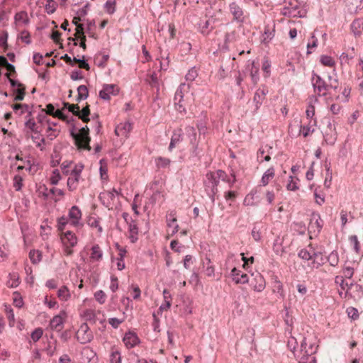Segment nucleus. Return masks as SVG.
I'll return each mask as SVG.
<instances>
[{"label": "nucleus", "mask_w": 363, "mask_h": 363, "mask_svg": "<svg viewBox=\"0 0 363 363\" xmlns=\"http://www.w3.org/2000/svg\"><path fill=\"white\" fill-rule=\"evenodd\" d=\"M317 347L313 343L308 342L304 338L301 342L300 351L294 354L298 363H316L313 354L316 352Z\"/></svg>", "instance_id": "nucleus-1"}, {"label": "nucleus", "mask_w": 363, "mask_h": 363, "mask_svg": "<svg viewBox=\"0 0 363 363\" xmlns=\"http://www.w3.org/2000/svg\"><path fill=\"white\" fill-rule=\"evenodd\" d=\"M217 172L207 173L204 180L205 189L212 203L215 202V196L218 192V186L220 179L217 177Z\"/></svg>", "instance_id": "nucleus-2"}, {"label": "nucleus", "mask_w": 363, "mask_h": 363, "mask_svg": "<svg viewBox=\"0 0 363 363\" xmlns=\"http://www.w3.org/2000/svg\"><path fill=\"white\" fill-rule=\"evenodd\" d=\"M61 240L63 244V252L66 256H70L73 254L72 247H75L77 244V237L70 230H67L61 236Z\"/></svg>", "instance_id": "nucleus-3"}, {"label": "nucleus", "mask_w": 363, "mask_h": 363, "mask_svg": "<svg viewBox=\"0 0 363 363\" xmlns=\"http://www.w3.org/2000/svg\"><path fill=\"white\" fill-rule=\"evenodd\" d=\"M190 85L189 84L182 83L178 87L174 97L175 108L180 113H186V108L182 104L184 96L186 93L189 91Z\"/></svg>", "instance_id": "nucleus-4"}, {"label": "nucleus", "mask_w": 363, "mask_h": 363, "mask_svg": "<svg viewBox=\"0 0 363 363\" xmlns=\"http://www.w3.org/2000/svg\"><path fill=\"white\" fill-rule=\"evenodd\" d=\"M311 83L313 91L318 96H325L328 92V84L318 74L313 72L311 77Z\"/></svg>", "instance_id": "nucleus-5"}, {"label": "nucleus", "mask_w": 363, "mask_h": 363, "mask_svg": "<svg viewBox=\"0 0 363 363\" xmlns=\"http://www.w3.org/2000/svg\"><path fill=\"white\" fill-rule=\"evenodd\" d=\"M118 196L119 192L116 189H113L111 191L101 192L99 197L105 207L111 209L118 201Z\"/></svg>", "instance_id": "nucleus-6"}, {"label": "nucleus", "mask_w": 363, "mask_h": 363, "mask_svg": "<svg viewBox=\"0 0 363 363\" xmlns=\"http://www.w3.org/2000/svg\"><path fill=\"white\" fill-rule=\"evenodd\" d=\"M64 108L72 113L74 116H78L79 118L82 120L84 123L89 121V115L90 113L89 106H86L82 110L79 106L76 104H69V103H64Z\"/></svg>", "instance_id": "nucleus-7"}, {"label": "nucleus", "mask_w": 363, "mask_h": 363, "mask_svg": "<svg viewBox=\"0 0 363 363\" xmlns=\"http://www.w3.org/2000/svg\"><path fill=\"white\" fill-rule=\"evenodd\" d=\"M282 14L289 17L303 18L306 16V11L301 9L298 4L289 2V5L283 8Z\"/></svg>", "instance_id": "nucleus-8"}, {"label": "nucleus", "mask_w": 363, "mask_h": 363, "mask_svg": "<svg viewBox=\"0 0 363 363\" xmlns=\"http://www.w3.org/2000/svg\"><path fill=\"white\" fill-rule=\"evenodd\" d=\"M122 216L128 225V238L132 243H135L138 240V228L135 221L132 219L128 213H123Z\"/></svg>", "instance_id": "nucleus-9"}, {"label": "nucleus", "mask_w": 363, "mask_h": 363, "mask_svg": "<svg viewBox=\"0 0 363 363\" xmlns=\"http://www.w3.org/2000/svg\"><path fill=\"white\" fill-rule=\"evenodd\" d=\"M77 338L82 344L89 342L93 339V333L86 323L81 325L77 332Z\"/></svg>", "instance_id": "nucleus-10"}, {"label": "nucleus", "mask_w": 363, "mask_h": 363, "mask_svg": "<svg viewBox=\"0 0 363 363\" xmlns=\"http://www.w3.org/2000/svg\"><path fill=\"white\" fill-rule=\"evenodd\" d=\"M69 220V225L74 227H82V211L77 206H73L69 210L68 216L67 217Z\"/></svg>", "instance_id": "nucleus-11"}, {"label": "nucleus", "mask_w": 363, "mask_h": 363, "mask_svg": "<svg viewBox=\"0 0 363 363\" xmlns=\"http://www.w3.org/2000/svg\"><path fill=\"white\" fill-rule=\"evenodd\" d=\"M229 10L233 16V20L238 23H243L245 19V11L242 6L233 1L229 4Z\"/></svg>", "instance_id": "nucleus-12"}, {"label": "nucleus", "mask_w": 363, "mask_h": 363, "mask_svg": "<svg viewBox=\"0 0 363 363\" xmlns=\"http://www.w3.org/2000/svg\"><path fill=\"white\" fill-rule=\"evenodd\" d=\"M323 228V220L318 213H313L311 215L310 223L308 227L309 234L314 235H318ZM312 235H311V237Z\"/></svg>", "instance_id": "nucleus-13"}, {"label": "nucleus", "mask_w": 363, "mask_h": 363, "mask_svg": "<svg viewBox=\"0 0 363 363\" xmlns=\"http://www.w3.org/2000/svg\"><path fill=\"white\" fill-rule=\"evenodd\" d=\"M89 130L87 126L83 127L79 130L77 137V141L80 148L90 150L89 145L90 138L89 136Z\"/></svg>", "instance_id": "nucleus-14"}, {"label": "nucleus", "mask_w": 363, "mask_h": 363, "mask_svg": "<svg viewBox=\"0 0 363 363\" xmlns=\"http://www.w3.org/2000/svg\"><path fill=\"white\" fill-rule=\"evenodd\" d=\"M119 89L115 84H104L102 89L99 91V97L104 100H109L111 96L118 94Z\"/></svg>", "instance_id": "nucleus-15"}, {"label": "nucleus", "mask_w": 363, "mask_h": 363, "mask_svg": "<svg viewBox=\"0 0 363 363\" xmlns=\"http://www.w3.org/2000/svg\"><path fill=\"white\" fill-rule=\"evenodd\" d=\"M318 102L317 96H311L308 99V104L306 111V117L309 119L310 123L316 124V119L313 118L315 115V105Z\"/></svg>", "instance_id": "nucleus-16"}, {"label": "nucleus", "mask_w": 363, "mask_h": 363, "mask_svg": "<svg viewBox=\"0 0 363 363\" xmlns=\"http://www.w3.org/2000/svg\"><path fill=\"white\" fill-rule=\"evenodd\" d=\"M328 130L324 134V142L330 145H333L337 140V133L335 125L331 122L328 123Z\"/></svg>", "instance_id": "nucleus-17"}, {"label": "nucleus", "mask_w": 363, "mask_h": 363, "mask_svg": "<svg viewBox=\"0 0 363 363\" xmlns=\"http://www.w3.org/2000/svg\"><path fill=\"white\" fill-rule=\"evenodd\" d=\"M230 276L236 284H247L249 281V278L247 274L242 273L240 270L234 267L230 272Z\"/></svg>", "instance_id": "nucleus-18"}, {"label": "nucleus", "mask_w": 363, "mask_h": 363, "mask_svg": "<svg viewBox=\"0 0 363 363\" xmlns=\"http://www.w3.org/2000/svg\"><path fill=\"white\" fill-rule=\"evenodd\" d=\"M251 286L255 291L262 292L266 287V282L264 277L261 274L257 273L254 276Z\"/></svg>", "instance_id": "nucleus-19"}, {"label": "nucleus", "mask_w": 363, "mask_h": 363, "mask_svg": "<svg viewBox=\"0 0 363 363\" xmlns=\"http://www.w3.org/2000/svg\"><path fill=\"white\" fill-rule=\"evenodd\" d=\"M123 342L127 348H133L140 342V340L135 333L128 332L125 334Z\"/></svg>", "instance_id": "nucleus-20"}, {"label": "nucleus", "mask_w": 363, "mask_h": 363, "mask_svg": "<svg viewBox=\"0 0 363 363\" xmlns=\"http://www.w3.org/2000/svg\"><path fill=\"white\" fill-rule=\"evenodd\" d=\"M217 177L220 180L225 182L231 187L236 182V176L233 169L230 170V175H228L227 173L223 170H217Z\"/></svg>", "instance_id": "nucleus-21"}, {"label": "nucleus", "mask_w": 363, "mask_h": 363, "mask_svg": "<svg viewBox=\"0 0 363 363\" xmlns=\"http://www.w3.org/2000/svg\"><path fill=\"white\" fill-rule=\"evenodd\" d=\"M132 129V125L130 122L120 123L116 127L115 133L118 136L127 138L128 133Z\"/></svg>", "instance_id": "nucleus-22"}, {"label": "nucleus", "mask_w": 363, "mask_h": 363, "mask_svg": "<svg viewBox=\"0 0 363 363\" xmlns=\"http://www.w3.org/2000/svg\"><path fill=\"white\" fill-rule=\"evenodd\" d=\"M268 90L267 89H259L255 93V96L253 98V101L255 104V110H258V108L262 105L263 101L265 99V96L267 94Z\"/></svg>", "instance_id": "nucleus-23"}, {"label": "nucleus", "mask_w": 363, "mask_h": 363, "mask_svg": "<svg viewBox=\"0 0 363 363\" xmlns=\"http://www.w3.org/2000/svg\"><path fill=\"white\" fill-rule=\"evenodd\" d=\"M14 113L18 116L26 113V117H31V111L29 106L25 104H16L12 106Z\"/></svg>", "instance_id": "nucleus-24"}, {"label": "nucleus", "mask_w": 363, "mask_h": 363, "mask_svg": "<svg viewBox=\"0 0 363 363\" xmlns=\"http://www.w3.org/2000/svg\"><path fill=\"white\" fill-rule=\"evenodd\" d=\"M14 21L17 26H26L30 23L28 13L24 11L16 13L14 16Z\"/></svg>", "instance_id": "nucleus-25"}, {"label": "nucleus", "mask_w": 363, "mask_h": 363, "mask_svg": "<svg viewBox=\"0 0 363 363\" xmlns=\"http://www.w3.org/2000/svg\"><path fill=\"white\" fill-rule=\"evenodd\" d=\"M26 164H19L17 167V171H21L23 169H26L28 171L30 174H34L37 172V167L34 164L33 160L30 157L28 156V160H26Z\"/></svg>", "instance_id": "nucleus-26"}, {"label": "nucleus", "mask_w": 363, "mask_h": 363, "mask_svg": "<svg viewBox=\"0 0 363 363\" xmlns=\"http://www.w3.org/2000/svg\"><path fill=\"white\" fill-rule=\"evenodd\" d=\"M65 314V312L62 311L60 314L55 315L52 319H51L50 326L52 330H60L62 328L64 323L63 315Z\"/></svg>", "instance_id": "nucleus-27"}, {"label": "nucleus", "mask_w": 363, "mask_h": 363, "mask_svg": "<svg viewBox=\"0 0 363 363\" xmlns=\"http://www.w3.org/2000/svg\"><path fill=\"white\" fill-rule=\"evenodd\" d=\"M82 355L84 359L88 362L95 363L97 360L96 352L89 347H85L82 351Z\"/></svg>", "instance_id": "nucleus-28"}, {"label": "nucleus", "mask_w": 363, "mask_h": 363, "mask_svg": "<svg viewBox=\"0 0 363 363\" xmlns=\"http://www.w3.org/2000/svg\"><path fill=\"white\" fill-rule=\"evenodd\" d=\"M183 131L182 128L174 130L171 138V141L169 145V150H172L176 145V144L180 143L182 140Z\"/></svg>", "instance_id": "nucleus-29"}, {"label": "nucleus", "mask_w": 363, "mask_h": 363, "mask_svg": "<svg viewBox=\"0 0 363 363\" xmlns=\"http://www.w3.org/2000/svg\"><path fill=\"white\" fill-rule=\"evenodd\" d=\"M257 191H251L244 199V205L245 206H256L259 203Z\"/></svg>", "instance_id": "nucleus-30"}, {"label": "nucleus", "mask_w": 363, "mask_h": 363, "mask_svg": "<svg viewBox=\"0 0 363 363\" xmlns=\"http://www.w3.org/2000/svg\"><path fill=\"white\" fill-rule=\"evenodd\" d=\"M69 174V176L67 179V185L68 189L70 191H73L77 189L81 177H79L77 174V176H76V174L75 175H73L71 174Z\"/></svg>", "instance_id": "nucleus-31"}, {"label": "nucleus", "mask_w": 363, "mask_h": 363, "mask_svg": "<svg viewBox=\"0 0 363 363\" xmlns=\"http://www.w3.org/2000/svg\"><path fill=\"white\" fill-rule=\"evenodd\" d=\"M91 250V252L90 255V259L93 262H99L102 259L103 251L101 250L99 245H93Z\"/></svg>", "instance_id": "nucleus-32"}, {"label": "nucleus", "mask_w": 363, "mask_h": 363, "mask_svg": "<svg viewBox=\"0 0 363 363\" xmlns=\"http://www.w3.org/2000/svg\"><path fill=\"white\" fill-rule=\"evenodd\" d=\"M65 108L63 107L62 110H60V109L56 110L55 108V106L52 104H49L46 106V113L49 115L56 116V117H58L62 119H65V117L62 112L63 110H65Z\"/></svg>", "instance_id": "nucleus-33"}, {"label": "nucleus", "mask_w": 363, "mask_h": 363, "mask_svg": "<svg viewBox=\"0 0 363 363\" xmlns=\"http://www.w3.org/2000/svg\"><path fill=\"white\" fill-rule=\"evenodd\" d=\"M31 140L35 144L36 147L40 150H43L45 149V140L44 137L39 133V132L32 135Z\"/></svg>", "instance_id": "nucleus-34"}, {"label": "nucleus", "mask_w": 363, "mask_h": 363, "mask_svg": "<svg viewBox=\"0 0 363 363\" xmlns=\"http://www.w3.org/2000/svg\"><path fill=\"white\" fill-rule=\"evenodd\" d=\"M349 289L352 290V296L356 299H360L363 296V287L357 284H351Z\"/></svg>", "instance_id": "nucleus-35"}, {"label": "nucleus", "mask_w": 363, "mask_h": 363, "mask_svg": "<svg viewBox=\"0 0 363 363\" xmlns=\"http://www.w3.org/2000/svg\"><path fill=\"white\" fill-rule=\"evenodd\" d=\"M351 29L355 35H359L363 30V21L362 19H356L351 24Z\"/></svg>", "instance_id": "nucleus-36"}, {"label": "nucleus", "mask_w": 363, "mask_h": 363, "mask_svg": "<svg viewBox=\"0 0 363 363\" xmlns=\"http://www.w3.org/2000/svg\"><path fill=\"white\" fill-rule=\"evenodd\" d=\"M273 292L278 294V297L280 298H284L285 296L283 284L282 283L276 279L274 282L273 285Z\"/></svg>", "instance_id": "nucleus-37"}, {"label": "nucleus", "mask_w": 363, "mask_h": 363, "mask_svg": "<svg viewBox=\"0 0 363 363\" xmlns=\"http://www.w3.org/2000/svg\"><path fill=\"white\" fill-rule=\"evenodd\" d=\"M274 36V29L269 26L264 28V38L262 42L265 44L269 43Z\"/></svg>", "instance_id": "nucleus-38"}, {"label": "nucleus", "mask_w": 363, "mask_h": 363, "mask_svg": "<svg viewBox=\"0 0 363 363\" xmlns=\"http://www.w3.org/2000/svg\"><path fill=\"white\" fill-rule=\"evenodd\" d=\"M274 176V169L273 168L268 169L262 175L261 182L263 186H266L268 184L269 181Z\"/></svg>", "instance_id": "nucleus-39"}, {"label": "nucleus", "mask_w": 363, "mask_h": 363, "mask_svg": "<svg viewBox=\"0 0 363 363\" xmlns=\"http://www.w3.org/2000/svg\"><path fill=\"white\" fill-rule=\"evenodd\" d=\"M327 260L332 267L337 266L339 263V255L337 252L335 250L331 252L328 256Z\"/></svg>", "instance_id": "nucleus-40"}, {"label": "nucleus", "mask_w": 363, "mask_h": 363, "mask_svg": "<svg viewBox=\"0 0 363 363\" xmlns=\"http://www.w3.org/2000/svg\"><path fill=\"white\" fill-rule=\"evenodd\" d=\"M313 125H314L313 123H309L308 125H300V126H299V134L302 133V135L305 138L308 136L311 133L314 132V129L312 128Z\"/></svg>", "instance_id": "nucleus-41"}, {"label": "nucleus", "mask_w": 363, "mask_h": 363, "mask_svg": "<svg viewBox=\"0 0 363 363\" xmlns=\"http://www.w3.org/2000/svg\"><path fill=\"white\" fill-rule=\"evenodd\" d=\"M273 250L277 255H281L284 252V247H282V241L279 238H277L274 241Z\"/></svg>", "instance_id": "nucleus-42"}, {"label": "nucleus", "mask_w": 363, "mask_h": 363, "mask_svg": "<svg viewBox=\"0 0 363 363\" xmlns=\"http://www.w3.org/2000/svg\"><path fill=\"white\" fill-rule=\"evenodd\" d=\"M77 101L84 100L88 97V89L85 85H80L77 88Z\"/></svg>", "instance_id": "nucleus-43"}, {"label": "nucleus", "mask_w": 363, "mask_h": 363, "mask_svg": "<svg viewBox=\"0 0 363 363\" xmlns=\"http://www.w3.org/2000/svg\"><path fill=\"white\" fill-rule=\"evenodd\" d=\"M57 296L62 301H67L70 297V294L67 287L63 286L59 289L57 291Z\"/></svg>", "instance_id": "nucleus-44"}, {"label": "nucleus", "mask_w": 363, "mask_h": 363, "mask_svg": "<svg viewBox=\"0 0 363 363\" xmlns=\"http://www.w3.org/2000/svg\"><path fill=\"white\" fill-rule=\"evenodd\" d=\"M298 257L303 259V260H311L312 259V255H311V249L308 247V248L306 249H301L298 253Z\"/></svg>", "instance_id": "nucleus-45"}, {"label": "nucleus", "mask_w": 363, "mask_h": 363, "mask_svg": "<svg viewBox=\"0 0 363 363\" xmlns=\"http://www.w3.org/2000/svg\"><path fill=\"white\" fill-rule=\"evenodd\" d=\"M15 94L14 101H22L25 96V87L22 84V86H19L13 89Z\"/></svg>", "instance_id": "nucleus-46"}, {"label": "nucleus", "mask_w": 363, "mask_h": 363, "mask_svg": "<svg viewBox=\"0 0 363 363\" xmlns=\"http://www.w3.org/2000/svg\"><path fill=\"white\" fill-rule=\"evenodd\" d=\"M23 177L20 174H16L14 176L13 179V186L16 191H19L21 190L23 186Z\"/></svg>", "instance_id": "nucleus-47"}, {"label": "nucleus", "mask_w": 363, "mask_h": 363, "mask_svg": "<svg viewBox=\"0 0 363 363\" xmlns=\"http://www.w3.org/2000/svg\"><path fill=\"white\" fill-rule=\"evenodd\" d=\"M298 179L293 176L289 177V181L286 184V189L289 191H296L298 189L297 182Z\"/></svg>", "instance_id": "nucleus-48"}, {"label": "nucleus", "mask_w": 363, "mask_h": 363, "mask_svg": "<svg viewBox=\"0 0 363 363\" xmlns=\"http://www.w3.org/2000/svg\"><path fill=\"white\" fill-rule=\"evenodd\" d=\"M320 62L322 65L327 67H334L335 65V62L333 58L328 55H322L320 59Z\"/></svg>", "instance_id": "nucleus-49"}, {"label": "nucleus", "mask_w": 363, "mask_h": 363, "mask_svg": "<svg viewBox=\"0 0 363 363\" xmlns=\"http://www.w3.org/2000/svg\"><path fill=\"white\" fill-rule=\"evenodd\" d=\"M110 363H121V355L118 350L112 349L110 354Z\"/></svg>", "instance_id": "nucleus-50"}, {"label": "nucleus", "mask_w": 363, "mask_h": 363, "mask_svg": "<svg viewBox=\"0 0 363 363\" xmlns=\"http://www.w3.org/2000/svg\"><path fill=\"white\" fill-rule=\"evenodd\" d=\"M116 1L107 0L104 4V9L108 14H113L116 11Z\"/></svg>", "instance_id": "nucleus-51"}, {"label": "nucleus", "mask_w": 363, "mask_h": 363, "mask_svg": "<svg viewBox=\"0 0 363 363\" xmlns=\"http://www.w3.org/2000/svg\"><path fill=\"white\" fill-rule=\"evenodd\" d=\"M29 257L33 264H37L41 260L42 255L40 251L33 250L30 252Z\"/></svg>", "instance_id": "nucleus-52"}, {"label": "nucleus", "mask_w": 363, "mask_h": 363, "mask_svg": "<svg viewBox=\"0 0 363 363\" xmlns=\"http://www.w3.org/2000/svg\"><path fill=\"white\" fill-rule=\"evenodd\" d=\"M18 39L21 40L22 42L25 43L27 45H29L31 43L30 34L26 30H22L19 33V35L18 36Z\"/></svg>", "instance_id": "nucleus-53"}, {"label": "nucleus", "mask_w": 363, "mask_h": 363, "mask_svg": "<svg viewBox=\"0 0 363 363\" xmlns=\"http://www.w3.org/2000/svg\"><path fill=\"white\" fill-rule=\"evenodd\" d=\"M26 121L25 125L27 128L30 129L33 133H38V130L36 129V123L31 117H26Z\"/></svg>", "instance_id": "nucleus-54"}, {"label": "nucleus", "mask_w": 363, "mask_h": 363, "mask_svg": "<svg viewBox=\"0 0 363 363\" xmlns=\"http://www.w3.org/2000/svg\"><path fill=\"white\" fill-rule=\"evenodd\" d=\"M6 313L9 320L10 327H13L15 324V318L13 309L10 306H6Z\"/></svg>", "instance_id": "nucleus-55"}, {"label": "nucleus", "mask_w": 363, "mask_h": 363, "mask_svg": "<svg viewBox=\"0 0 363 363\" xmlns=\"http://www.w3.org/2000/svg\"><path fill=\"white\" fill-rule=\"evenodd\" d=\"M328 81H329V83L328 84V91L330 89H333L335 91L337 90L338 88V85H339L338 80H337V77L329 75Z\"/></svg>", "instance_id": "nucleus-56"}, {"label": "nucleus", "mask_w": 363, "mask_h": 363, "mask_svg": "<svg viewBox=\"0 0 363 363\" xmlns=\"http://www.w3.org/2000/svg\"><path fill=\"white\" fill-rule=\"evenodd\" d=\"M0 64L3 65L5 67L8 72H15V67L8 62L6 58L4 56L0 55Z\"/></svg>", "instance_id": "nucleus-57"}, {"label": "nucleus", "mask_w": 363, "mask_h": 363, "mask_svg": "<svg viewBox=\"0 0 363 363\" xmlns=\"http://www.w3.org/2000/svg\"><path fill=\"white\" fill-rule=\"evenodd\" d=\"M48 123L49 126L47 130V138L49 140H52L57 138V136L58 135L59 131H57L56 129H53L51 127L50 123L48 121Z\"/></svg>", "instance_id": "nucleus-58"}, {"label": "nucleus", "mask_w": 363, "mask_h": 363, "mask_svg": "<svg viewBox=\"0 0 363 363\" xmlns=\"http://www.w3.org/2000/svg\"><path fill=\"white\" fill-rule=\"evenodd\" d=\"M198 76L197 70L195 67L191 68L185 76V79L187 82H193Z\"/></svg>", "instance_id": "nucleus-59"}, {"label": "nucleus", "mask_w": 363, "mask_h": 363, "mask_svg": "<svg viewBox=\"0 0 363 363\" xmlns=\"http://www.w3.org/2000/svg\"><path fill=\"white\" fill-rule=\"evenodd\" d=\"M157 60H160V69L162 70H167L169 64V56L167 55L164 57L161 55Z\"/></svg>", "instance_id": "nucleus-60"}, {"label": "nucleus", "mask_w": 363, "mask_h": 363, "mask_svg": "<svg viewBox=\"0 0 363 363\" xmlns=\"http://www.w3.org/2000/svg\"><path fill=\"white\" fill-rule=\"evenodd\" d=\"M61 179V176L60 174V171L58 169H55L52 172V174L50 178V184L52 185H56L58 184L59 181Z\"/></svg>", "instance_id": "nucleus-61"}, {"label": "nucleus", "mask_w": 363, "mask_h": 363, "mask_svg": "<svg viewBox=\"0 0 363 363\" xmlns=\"http://www.w3.org/2000/svg\"><path fill=\"white\" fill-rule=\"evenodd\" d=\"M149 84L152 87L155 88L157 91L160 90V83L156 74H152L149 80Z\"/></svg>", "instance_id": "nucleus-62"}, {"label": "nucleus", "mask_w": 363, "mask_h": 363, "mask_svg": "<svg viewBox=\"0 0 363 363\" xmlns=\"http://www.w3.org/2000/svg\"><path fill=\"white\" fill-rule=\"evenodd\" d=\"M155 163L157 167L164 168L169 164L170 160L164 157H158L155 160Z\"/></svg>", "instance_id": "nucleus-63"}, {"label": "nucleus", "mask_w": 363, "mask_h": 363, "mask_svg": "<svg viewBox=\"0 0 363 363\" xmlns=\"http://www.w3.org/2000/svg\"><path fill=\"white\" fill-rule=\"evenodd\" d=\"M43 334V331L42 328H38L35 329L31 333L30 337H31V339L34 342H37V341H38L40 339V337H42Z\"/></svg>", "instance_id": "nucleus-64"}]
</instances>
